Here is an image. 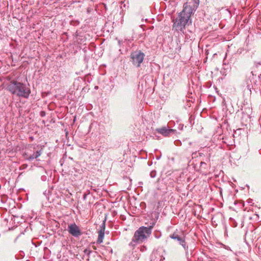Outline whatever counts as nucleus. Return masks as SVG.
Returning <instances> with one entry per match:
<instances>
[{
    "instance_id": "obj_11",
    "label": "nucleus",
    "mask_w": 261,
    "mask_h": 261,
    "mask_svg": "<svg viewBox=\"0 0 261 261\" xmlns=\"http://www.w3.org/2000/svg\"><path fill=\"white\" fill-rule=\"evenodd\" d=\"M150 176L151 177L153 178L156 176V172L155 171H152L150 173Z\"/></svg>"
},
{
    "instance_id": "obj_4",
    "label": "nucleus",
    "mask_w": 261,
    "mask_h": 261,
    "mask_svg": "<svg viewBox=\"0 0 261 261\" xmlns=\"http://www.w3.org/2000/svg\"><path fill=\"white\" fill-rule=\"evenodd\" d=\"M144 57L145 54L141 50H136L131 54L130 61L135 66L139 67L143 62Z\"/></svg>"
},
{
    "instance_id": "obj_8",
    "label": "nucleus",
    "mask_w": 261,
    "mask_h": 261,
    "mask_svg": "<svg viewBox=\"0 0 261 261\" xmlns=\"http://www.w3.org/2000/svg\"><path fill=\"white\" fill-rule=\"evenodd\" d=\"M42 153V149L39 150L37 151L36 152H34L32 154L29 155L28 153H25L23 154V156L26 160L28 161H32L34 159H37V158L40 156Z\"/></svg>"
},
{
    "instance_id": "obj_5",
    "label": "nucleus",
    "mask_w": 261,
    "mask_h": 261,
    "mask_svg": "<svg viewBox=\"0 0 261 261\" xmlns=\"http://www.w3.org/2000/svg\"><path fill=\"white\" fill-rule=\"evenodd\" d=\"M68 231L75 238H79L82 234L81 230L75 223L68 225Z\"/></svg>"
},
{
    "instance_id": "obj_3",
    "label": "nucleus",
    "mask_w": 261,
    "mask_h": 261,
    "mask_svg": "<svg viewBox=\"0 0 261 261\" xmlns=\"http://www.w3.org/2000/svg\"><path fill=\"white\" fill-rule=\"evenodd\" d=\"M155 225L152 222L151 225L148 227L141 226L135 232L133 240L129 243V245L135 246L137 243H141L151 234L152 229Z\"/></svg>"
},
{
    "instance_id": "obj_1",
    "label": "nucleus",
    "mask_w": 261,
    "mask_h": 261,
    "mask_svg": "<svg viewBox=\"0 0 261 261\" xmlns=\"http://www.w3.org/2000/svg\"><path fill=\"white\" fill-rule=\"evenodd\" d=\"M192 13V7L188 5V3H185L182 11L178 14V17L174 21L173 29L176 31L183 32Z\"/></svg>"
},
{
    "instance_id": "obj_7",
    "label": "nucleus",
    "mask_w": 261,
    "mask_h": 261,
    "mask_svg": "<svg viewBox=\"0 0 261 261\" xmlns=\"http://www.w3.org/2000/svg\"><path fill=\"white\" fill-rule=\"evenodd\" d=\"M156 131L163 135L164 136L167 137L170 134L174 133L176 130L174 129L169 128V127H163L162 128H159L156 129Z\"/></svg>"
},
{
    "instance_id": "obj_6",
    "label": "nucleus",
    "mask_w": 261,
    "mask_h": 261,
    "mask_svg": "<svg viewBox=\"0 0 261 261\" xmlns=\"http://www.w3.org/2000/svg\"><path fill=\"white\" fill-rule=\"evenodd\" d=\"M170 237L172 239L177 240L179 244L182 246L185 250H187L188 249V246L187 245L185 242V236L184 234L179 235L177 233L174 232L171 234Z\"/></svg>"
},
{
    "instance_id": "obj_16",
    "label": "nucleus",
    "mask_w": 261,
    "mask_h": 261,
    "mask_svg": "<svg viewBox=\"0 0 261 261\" xmlns=\"http://www.w3.org/2000/svg\"><path fill=\"white\" fill-rule=\"evenodd\" d=\"M155 238H159L160 237V235L158 236V235H155Z\"/></svg>"
},
{
    "instance_id": "obj_18",
    "label": "nucleus",
    "mask_w": 261,
    "mask_h": 261,
    "mask_svg": "<svg viewBox=\"0 0 261 261\" xmlns=\"http://www.w3.org/2000/svg\"><path fill=\"white\" fill-rule=\"evenodd\" d=\"M259 154H261V149L259 150Z\"/></svg>"
},
{
    "instance_id": "obj_15",
    "label": "nucleus",
    "mask_w": 261,
    "mask_h": 261,
    "mask_svg": "<svg viewBox=\"0 0 261 261\" xmlns=\"http://www.w3.org/2000/svg\"><path fill=\"white\" fill-rule=\"evenodd\" d=\"M155 238H159L160 237V235L158 236V235H155Z\"/></svg>"
},
{
    "instance_id": "obj_9",
    "label": "nucleus",
    "mask_w": 261,
    "mask_h": 261,
    "mask_svg": "<svg viewBox=\"0 0 261 261\" xmlns=\"http://www.w3.org/2000/svg\"><path fill=\"white\" fill-rule=\"evenodd\" d=\"M104 235L105 232L103 231V230L98 231V237L97 240V243L98 244H100L102 242L104 238Z\"/></svg>"
},
{
    "instance_id": "obj_13",
    "label": "nucleus",
    "mask_w": 261,
    "mask_h": 261,
    "mask_svg": "<svg viewBox=\"0 0 261 261\" xmlns=\"http://www.w3.org/2000/svg\"><path fill=\"white\" fill-rule=\"evenodd\" d=\"M252 199H248L247 202L248 203L251 204L252 203Z\"/></svg>"
},
{
    "instance_id": "obj_17",
    "label": "nucleus",
    "mask_w": 261,
    "mask_h": 261,
    "mask_svg": "<svg viewBox=\"0 0 261 261\" xmlns=\"http://www.w3.org/2000/svg\"><path fill=\"white\" fill-rule=\"evenodd\" d=\"M121 41L119 40V41H118V43H119V44H121Z\"/></svg>"
},
{
    "instance_id": "obj_10",
    "label": "nucleus",
    "mask_w": 261,
    "mask_h": 261,
    "mask_svg": "<svg viewBox=\"0 0 261 261\" xmlns=\"http://www.w3.org/2000/svg\"><path fill=\"white\" fill-rule=\"evenodd\" d=\"M100 229L99 231H102L105 232V222L103 221V222L102 223V224H101V225L100 226Z\"/></svg>"
},
{
    "instance_id": "obj_2",
    "label": "nucleus",
    "mask_w": 261,
    "mask_h": 261,
    "mask_svg": "<svg viewBox=\"0 0 261 261\" xmlns=\"http://www.w3.org/2000/svg\"><path fill=\"white\" fill-rule=\"evenodd\" d=\"M7 89L12 94L25 98H28L31 93L29 86L15 80L11 81L8 84Z\"/></svg>"
},
{
    "instance_id": "obj_14",
    "label": "nucleus",
    "mask_w": 261,
    "mask_h": 261,
    "mask_svg": "<svg viewBox=\"0 0 261 261\" xmlns=\"http://www.w3.org/2000/svg\"><path fill=\"white\" fill-rule=\"evenodd\" d=\"M206 164L204 162H201V166H202L203 165H205Z\"/></svg>"
},
{
    "instance_id": "obj_12",
    "label": "nucleus",
    "mask_w": 261,
    "mask_h": 261,
    "mask_svg": "<svg viewBox=\"0 0 261 261\" xmlns=\"http://www.w3.org/2000/svg\"><path fill=\"white\" fill-rule=\"evenodd\" d=\"M91 251L88 249H86L84 250L85 254H86L87 255H89L91 253Z\"/></svg>"
}]
</instances>
